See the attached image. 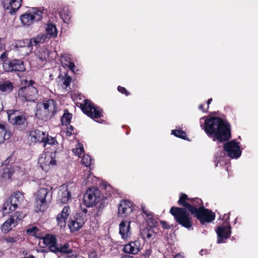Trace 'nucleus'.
<instances>
[{
  "mask_svg": "<svg viewBox=\"0 0 258 258\" xmlns=\"http://www.w3.org/2000/svg\"><path fill=\"white\" fill-rule=\"evenodd\" d=\"M82 146V145L80 146V144H79L78 148H74L72 150V151L75 155L79 158L81 157V154L83 152V148Z\"/></svg>",
  "mask_w": 258,
  "mask_h": 258,
  "instance_id": "nucleus-46",
  "label": "nucleus"
},
{
  "mask_svg": "<svg viewBox=\"0 0 258 258\" xmlns=\"http://www.w3.org/2000/svg\"><path fill=\"white\" fill-rule=\"evenodd\" d=\"M73 250L70 248L69 243L66 242L63 244H60L58 246L56 245L55 249L53 250L54 253L60 252L61 253L68 254V257L70 258H77V255L73 253Z\"/></svg>",
  "mask_w": 258,
  "mask_h": 258,
  "instance_id": "nucleus-22",
  "label": "nucleus"
},
{
  "mask_svg": "<svg viewBox=\"0 0 258 258\" xmlns=\"http://www.w3.org/2000/svg\"><path fill=\"white\" fill-rule=\"evenodd\" d=\"M223 218L225 219L227 221L229 219V215L227 216L226 214H225Z\"/></svg>",
  "mask_w": 258,
  "mask_h": 258,
  "instance_id": "nucleus-62",
  "label": "nucleus"
},
{
  "mask_svg": "<svg viewBox=\"0 0 258 258\" xmlns=\"http://www.w3.org/2000/svg\"><path fill=\"white\" fill-rule=\"evenodd\" d=\"M8 120L12 124L21 125L25 121V117L16 110H9L7 112Z\"/></svg>",
  "mask_w": 258,
  "mask_h": 258,
  "instance_id": "nucleus-14",
  "label": "nucleus"
},
{
  "mask_svg": "<svg viewBox=\"0 0 258 258\" xmlns=\"http://www.w3.org/2000/svg\"><path fill=\"white\" fill-rule=\"evenodd\" d=\"M141 249V243L140 240L130 241L125 244L123 248V251L126 253L137 254Z\"/></svg>",
  "mask_w": 258,
  "mask_h": 258,
  "instance_id": "nucleus-17",
  "label": "nucleus"
},
{
  "mask_svg": "<svg viewBox=\"0 0 258 258\" xmlns=\"http://www.w3.org/2000/svg\"><path fill=\"white\" fill-rule=\"evenodd\" d=\"M46 137V134L39 130H36L30 132L29 139L32 143H42Z\"/></svg>",
  "mask_w": 258,
  "mask_h": 258,
  "instance_id": "nucleus-20",
  "label": "nucleus"
},
{
  "mask_svg": "<svg viewBox=\"0 0 258 258\" xmlns=\"http://www.w3.org/2000/svg\"><path fill=\"white\" fill-rule=\"evenodd\" d=\"M189 204L191 207H188L187 211L191 216L194 215L199 209L204 207L202 200L198 198H190Z\"/></svg>",
  "mask_w": 258,
  "mask_h": 258,
  "instance_id": "nucleus-19",
  "label": "nucleus"
},
{
  "mask_svg": "<svg viewBox=\"0 0 258 258\" xmlns=\"http://www.w3.org/2000/svg\"><path fill=\"white\" fill-rule=\"evenodd\" d=\"M13 71H23L25 70L23 62L20 60H14Z\"/></svg>",
  "mask_w": 258,
  "mask_h": 258,
  "instance_id": "nucleus-36",
  "label": "nucleus"
},
{
  "mask_svg": "<svg viewBox=\"0 0 258 258\" xmlns=\"http://www.w3.org/2000/svg\"><path fill=\"white\" fill-rule=\"evenodd\" d=\"M61 61L63 65L69 67L71 70L74 71L75 65L73 62L71 61L69 56L64 55L62 56Z\"/></svg>",
  "mask_w": 258,
  "mask_h": 258,
  "instance_id": "nucleus-33",
  "label": "nucleus"
},
{
  "mask_svg": "<svg viewBox=\"0 0 258 258\" xmlns=\"http://www.w3.org/2000/svg\"><path fill=\"white\" fill-rule=\"evenodd\" d=\"M2 167L3 171L2 177L5 179H10L15 171L13 163L7 162L6 164L2 163Z\"/></svg>",
  "mask_w": 258,
  "mask_h": 258,
  "instance_id": "nucleus-23",
  "label": "nucleus"
},
{
  "mask_svg": "<svg viewBox=\"0 0 258 258\" xmlns=\"http://www.w3.org/2000/svg\"><path fill=\"white\" fill-rule=\"evenodd\" d=\"M91 163L92 162H82L83 164L86 167H89L90 170L92 169L90 167L91 165Z\"/></svg>",
  "mask_w": 258,
  "mask_h": 258,
  "instance_id": "nucleus-58",
  "label": "nucleus"
},
{
  "mask_svg": "<svg viewBox=\"0 0 258 258\" xmlns=\"http://www.w3.org/2000/svg\"><path fill=\"white\" fill-rule=\"evenodd\" d=\"M152 252V248L151 246H150V247L146 249L145 251L143 253V256L144 258H149V256L151 255Z\"/></svg>",
  "mask_w": 258,
  "mask_h": 258,
  "instance_id": "nucleus-50",
  "label": "nucleus"
},
{
  "mask_svg": "<svg viewBox=\"0 0 258 258\" xmlns=\"http://www.w3.org/2000/svg\"><path fill=\"white\" fill-rule=\"evenodd\" d=\"M141 234L142 238L145 240H149L153 237H155L156 233L152 228H147L144 229L141 232Z\"/></svg>",
  "mask_w": 258,
  "mask_h": 258,
  "instance_id": "nucleus-32",
  "label": "nucleus"
},
{
  "mask_svg": "<svg viewBox=\"0 0 258 258\" xmlns=\"http://www.w3.org/2000/svg\"><path fill=\"white\" fill-rule=\"evenodd\" d=\"M46 35L48 36L49 39L51 37H55L57 35L56 28L54 25L52 24H48L45 28Z\"/></svg>",
  "mask_w": 258,
  "mask_h": 258,
  "instance_id": "nucleus-30",
  "label": "nucleus"
},
{
  "mask_svg": "<svg viewBox=\"0 0 258 258\" xmlns=\"http://www.w3.org/2000/svg\"><path fill=\"white\" fill-rule=\"evenodd\" d=\"M48 57V52L46 49H42L41 51H39L38 58L42 61L46 60Z\"/></svg>",
  "mask_w": 258,
  "mask_h": 258,
  "instance_id": "nucleus-42",
  "label": "nucleus"
},
{
  "mask_svg": "<svg viewBox=\"0 0 258 258\" xmlns=\"http://www.w3.org/2000/svg\"><path fill=\"white\" fill-rule=\"evenodd\" d=\"M7 57L6 52H3L0 56V58L4 62L5 61V59Z\"/></svg>",
  "mask_w": 258,
  "mask_h": 258,
  "instance_id": "nucleus-57",
  "label": "nucleus"
},
{
  "mask_svg": "<svg viewBox=\"0 0 258 258\" xmlns=\"http://www.w3.org/2000/svg\"><path fill=\"white\" fill-rule=\"evenodd\" d=\"M111 188V186L110 185L108 186H106L105 187V189L106 190H107L108 188Z\"/></svg>",
  "mask_w": 258,
  "mask_h": 258,
  "instance_id": "nucleus-64",
  "label": "nucleus"
},
{
  "mask_svg": "<svg viewBox=\"0 0 258 258\" xmlns=\"http://www.w3.org/2000/svg\"><path fill=\"white\" fill-rule=\"evenodd\" d=\"M25 215L21 212L17 211L11 215L9 219L11 220V222L13 223V227H15L24 217Z\"/></svg>",
  "mask_w": 258,
  "mask_h": 258,
  "instance_id": "nucleus-31",
  "label": "nucleus"
},
{
  "mask_svg": "<svg viewBox=\"0 0 258 258\" xmlns=\"http://www.w3.org/2000/svg\"><path fill=\"white\" fill-rule=\"evenodd\" d=\"M43 239V243L44 245L47 246L49 250L53 252L57 245V238L54 235L51 234H46L45 236L41 238Z\"/></svg>",
  "mask_w": 258,
  "mask_h": 258,
  "instance_id": "nucleus-21",
  "label": "nucleus"
},
{
  "mask_svg": "<svg viewBox=\"0 0 258 258\" xmlns=\"http://www.w3.org/2000/svg\"><path fill=\"white\" fill-rule=\"evenodd\" d=\"M34 82L31 80L29 84L22 87L18 92V98L23 101H33L37 99L38 91L35 87L32 86Z\"/></svg>",
  "mask_w": 258,
  "mask_h": 258,
  "instance_id": "nucleus-6",
  "label": "nucleus"
},
{
  "mask_svg": "<svg viewBox=\"0 0 258 258\" xmlns=\"http://www.w3.org/2000/svg\"><path fill=\"white\" fill-rule=\"evenodd\" d=\"M35 115L38 118L44 120H47L53 116L51 113L48 112L41 104L40 105L39 108L37 109Z\"/></svg>",
  "mask_w": 258,
  "mask_h": 258,
  "instance_id": "nucleus-26",
  "label": "nucleus"
},
{
  "mask_svg": "<svg viewBox=\"0 0 258 258\" xmlns=\"http://www.w3.org/2000/svg\"><path fill=\"white\" fill-rule=\"evenodd\" d=\"M81 158V161H91V158L89 155H84Z\"/></svg>",
  "mask_w": 258,
  "mask_h": 258,
  "instance_id": "nucleus-54",
  "label": "nucleus"
},
{
  "mask_svg": "<svg viewBox=\"0 0 258 258\" xmlns=\"http://www.w3.org/2000/svg\"><path fill=\"white\" fill-rule=\"evenodd\" d=\"M135 210V206L133 203L127 200H121L118 206V216L119 217H128L127 219H134Z\"/></svg>",
  "mask_w": 258,
  "mask_h": 258,
  "instance_id": "nucleus-7",
  "label": "nucleus"
},
{
  "mask_svg": "<svg viewBox=\"0 0 258 258\" xmlns=\"http://www.w3.org/2000/svg\"><path fill=\"white\" fill-rule=\"evenodd\" d=\"M199 109L201 110H202L204 112H205L206 110H205L203 108V104H201L199 106Z\"/></svg>",
  "mask_w": 258,
  "mask_h": 258,
  "instance_id": "nucleus-61",
  "label": "nucleus"
},
{
  "mask_svg": "<svg viewBox=\"0 0 258 258\" xmlns=\"http://www.w3.org/2000/svg\"><path fill=\"white\" fill-rule=\"evenodd\" d=\"M174 258H184L182 256H181L180 253L177 254L175 255Z\"/></svg>",
  "mask_w": 258,
  "mask_h": 258,
  "instance_id": "nucleus-60",
  "label": "nucleus"
},
{
  "mask_svg": "<svg viewBox=\"0 0 258 258\" xmlns=\"http://www.w3.org/2000/svg\"><path fill=\"white\" fill-rule=\"evenodd\" d=\"M11 133L9 131L8 125L4 122H0V144L10 138Z\"/></svg>",
  "mask_w": 258,
  "mask_h": 258,
  "instance_id": "nucleus-27",
  "label": "nucleus"
},
{
  "mask_svg": "<svg viewBox=\"0 0 258 258\" xmlns=\"http://www.w3.org/2000/svg\"><path fill=\"white\" fill-rule=\"evenodd\" d=\"M160 223L162 228L164 229H170V228H171L172 227H173V224L169 225L166 221H164V220H160Z\"/></svg>",
  "mask_w": 258,
  "mask_h": 258,
  "instance_id": "nucleus-49",
  "label": "nucleus"
},
{
  "mask_svg": "<svg viewBox=\"0 0 258 258\" xmlns=\"http://www.w3.org/2000/svg\"><path fill=\"white\" fill-rule=\"evenodd\" d=\"M26 233L28 234L31 235L37 238L41 239V234L40 230L36 226H33L26 230Z\"/></svg>",
  "mask_w": 258,
  "mask_h": 258,
  "instance_id": "nucleus-34",
  "label": "nucleus"
},
{
  "mask_svg": "<svg viewBox=\"0 0 258 258\" xmlns=\"http://www.w3.org/2000/svg\"><path fill=\"white\" fill-rule=\"evenodd\" d=\"M141 209L143 213L146 215L147 217L149 216H152L153 215H154V213L148 211V210H146L145 207L142 206Z\"/></svg>",
  "mask_w": 258,
  "mask_h": 258,
  "instance_id": "nucleus-52",
  "label": "nucleus"
},
{
  "mask_svg": "<svg viewBox=\"0 0 258 258\" xmlns=\"http://www.w3.org/2000/svg\"><path fill=\"white\" fill-rule=\"evenodd\" d=\"M132 219H126L121 221L119 225V233L122 239H126L132 234L131 223Z\"/></svg>",
  "mask_w": 258,
  "mask_h": 258,
  "instance_id": "nucleus-15",
  "label": "nucleus"
},
{
  "mask_svg": "<svg viewBox=\"0 0 258 258\" xmlns=\"http://www.w3.org/2000/svg\"><path fill=\"white\" fill-rule=\"evenodd\" d=\"M72 117V114L68 112H64L61 117V121L63 125H68L70 124Z\"/></svg>",
  "mask_w": 258,
  "mask_h": 258,
  "instance_id": "nucleus-37",
  "label": "nucleus"
},
{
  "mask_svg": "<svg viewBox=\"0 0 258 258\" xmlns=\"http://www.w3.org/2000/svg\"><path fill=\"white\" fill-rule=\"evenodd\" d=\"M190 198L187 195L181 193L177 204L184 208L172 207L169 213L173 216L175 222L187 229H193L192 218L187 211L188 207H190L189 202Z\"/></svg>",
  "mask_w": 258,
  "mask_h": 258,
  "instance_id": "nucleus-2",
  "label": "nucleus"
},
{
  "mask_svg": "<svg viewBox=\"0 0 258 258\" xmlns=\"http://www.w3.org/2000/svg\"><path fill=\"white\" fill-rule=\"evenodd\" d=\"M105 206V204L104 203L103 201H101L99 206L97 207V212L96 214V216H99L101 215L102 210L104 208Z\"/></svg>",
  "mask_w": 258,
  "mask_h": 258,
  "instance_id": "nucleus-48",
  "label": "nucleus"
},
{
  "mask_svg": "<svg viewBox=\"0 0 258 258\" xmlns=\"http://www.w3.org/2000/svg\"><path fill=\"white\" fill-rule=\"evenodd\" d=\"M24 194L20 191L13 192L4 204L2 211L4 214H9L15 211L23 201Z\"/></svg>",
  "mask_w": 258,
  "mask_h": 258,
  "instance_id": "nucleus-3",
  "label": "nucleus"
},
{
  "mask_svg": "<svg viewBox=\"0 0 258 258\" xmlns=\"http://www.w3.org/2000/svg\"><path fill=\"white\" fill-rule=\"evenodd\" d=\"M45 138V139H44V141H43L42 142L44 143L45 145H54L55 143L56 142V140L55 138L49 137L47 134H46V137Z\"/></svg>",
  "mask_w": 258,
  "mask_h": 258,
  "instance_id": "nucleus-45",
  "label": "nucleus"
},
{
  "mask_svg": "<svg viewBox=\"0 0 258 258\" xmlns=\"http://www.w3.org/2000/svg\"><path fill=\"white\" fill-rule=\"evenodd\" d=\"M204 129L206 134L223 142L228 141L231 137L230 125L219 117H210L205 120Z\"/></svg>",
  "mask_w": 258,
  "mask_h": 258,
  "instance_id": "nucleus-1",
  "label": "nucleus"
},
{
  "mask_svg": "<svg viewBox=\"0 0 258 258\" xmlns=\"http://www.w3.org/2000/svg\"><path fill=\"white\" fill-rule=\"evenodd\" d=\"M117 89L119 92L122 94H125L126 95H128L129 94L125 88L124 87L118 86Z\"/></svg>",
  "mask_w": 258,
  "mask_h": 258,
  "instance_id": "nucleus-53",
  "label": "nucleus"
},
{
  "mask_svg": "<svg viewBox=\"0 0 258 258\" xmlns=\"http://www.w3.org/2000/svg\"><path fill=\"white\" fill-rule=\"evenodd\" d=\"M101 191L96 187L88 189L83 197V203L87 207L95 206L100 201Z\"/></svg>",
  "mask_w": 258,
  "mask_h": 258,
  "instance_id": "nucleus-8",
  "label": "nucleus"
},
{
  "mask_svg": "<svg viewBox=\"0 0 258 258\" xmlns=\"http://www.w3.org/2000/svg\"><path fill=\"white\" fill-rule=\"evenodd\" d=\"M85 214L82 212L77 213L69 218L68 226L71 233H74L81 229L85 223Z\"/></svg>",
  "mask_w": 258,
  "mask_h": 258,
  "instance_id": "nucleus-9",
  "label": "nucleus"
},
{
  "mask_svg": "<svg viewBox=\"0 0 258 258\" xmlns=\"http://www.w3.org/2000/svg\"><path fill=\"white\" fill-rule=\"evenodd\" d=\"M52 198V192L48 188H41L37 192L36 202L39 206V211L46 210Z\"/></svg>",
  "mask_w": 258,
  "mask_h": 258,
  "instance_id": "nucleus-4",
  "label": "nucleus"
},
{
  "mask_svg": "<svg viewBox=\"0 0 258 258\" xmlns=\"http://www.w3.org/2000/svg\"><path fill=\"white\" fill-rule=\"evenodd\" d=\"M13 60H5L3 62V69L6 72H13Z\"/></svg>",
  "mask_w": 258,
  "mask_h": 258,
  "instance_id": "nucleus-40",
  "label": "nucleus"
},
{
  "mask_svg": "<svg viewBox=\"0 0 258 258\" xmlns=\"http://www.w3.org/2000/svg\"><path fill=\"white\" fill-rule=\"evenodd\" d=\"M11 222V220L9 218L4 223L1 227V229L3 232L7 233L12 229L13 227V223Z\"/></svg>",
  "mask_w": 258,
  "mask_h": 258,
  "instance_id": "nucleus-35",
  "label": "nucleus"
},
{
  "mask_svg": "<svg viewBox=\"0 0 258 258\" xmlns=\"http://www.w3.org/2000/svg\"><path fill=\"white\" fill-rule=\"evenodd\" d=\"M59 16L64 22L68 23L70 22L71 17L67 10L63 9L60 12Z\"/></svg>",
  "mask_w": 258,
  "mask_h": 258,
  "instance_id": "nucleus-39",
  "label": "nucleus"
},
{
  "mask_svg": "<svg viewBox=\"0 0 258 258\" xmlns=\"http://www.w3.org/2000/svg\"><path fill=\"white\" fill-rule=\"evenodd\" d=\"M71 192L68 189V186L62 185L59 189L57 202L62 204H67L71 200Z\"/></svg>",
  "mask_w": 258,
  "mask_h": 258,
  "instance_id": "nucleus-16",
  "label": "nucleus"
},
{
  "mask_svg": "<svg viewBox=\"0 0 258 258\" xmlns=\"http://www.w3.org/2000/svg\"><path fill=\"white\" fill-rule=\"evenodd\" d=\"M88 258H98V255L96 250L92 249L88 252Z\"/></svg>",
  "mask_w": 258,
  "mask_h": 258,
  "instance_id": "nucleus-51",
  "label": "nucleus"
},
{
  "mask_svg": "<svg viewBox=\"0 0 258 258\" xmlns=\"http://www.w3.org/2000/svg\"><path fill=\"white\" fill-rule=\"evenodd\" d=\"M224 150L227 152V155L232 159H237L241 154L238 143L234 140L225 143L224 145Z\"/></svg>",
  "mask_w": 258,
  "mask_h": 258,
  "instance_id": "nucleus-12",
  "label": "nucleus"
},
{
  "mask_svg": "<svg viewBox=\"0 0 258 258\" xmlns=\"http://www.w3.org/2000/svg\"><path fill=\"white\" fill-rule=\"evenodd\" d=\"M16 160V157L14 156V154H12L11 156H10L9 157L7 158L6 160V161H10L11 160Z\"/></svg>",
  "mask_w": 258,
  "mask_h": 258,
  "instance_id": "nucleus-56",
  "label": "nucleus"
},
{
  "mask_svg": "<svg viewBox=\"0 0 258 258\" xmlns=\"http://www.w3.org/2000/svg\"><path fill=\"white\" fill-rule=\"evenodd\" d=\"M71 82V78L70 77H67L64 81L63 84L65 86H68L70 85Z\"/></svg>",
  "mask_w": 258,
  "mask_h": 258,
  "instance_id": "nucleus-55",
  "label": "nucleus"
},
{
  "mask_svg": "<svg viewBox=\"0 0 258 258\" xmlns=\"http://www.w3.org/2000/svg\"><path fill=\"white\" fill-rule=\"evenodd\" d=\"M18 239H19V238L17 236L11 237L10 236H8L4 238V240L7 243H14L16 242L18 240Z\"/></svg>",
  "mask_w": 258,
  "mask_h": 258,
  "instance_id": "nucleus-47",
  "label": "nucleus"
},
{
  "mask_svg": "<svg viewBox=\"0 0 258 258\" xmlns=\"http://www.w3.org/2000/svg\"><path fill=\"white\" fill-rule=\"evenodd\" d=\"M40 165L39 166L41 169L45 172H47L49 169L50 164L52 165H56V162H38Z\"/></svg>",
  "mask_w": 258,
  "mask_h": 258,
  "instance_id": "nucleus-41",
  "label": "nucleus"
},
{
  "mask_svg": "<svg viewBox=\"0 0 258 258\" xmlns=\"http://www.w3.org/2000/svg\"><path fill=\"white\" fill-rule=\"evenodd\" d=\"M231 227L229 223L226 225H221L216 230L217 234V243L224 242V240L228 239L231 234Z\"/></svg>",
  "mask_w": 258,
  "mask_h": 258,
  "instance_id": "nucleus-13",
  "label": "nucleus"
},
{
  "mask_svg": "<svg viewBox=\"0 0 258 258\" xmlns=\"http://www.w3.org/2000/svg\"><path fill=\"white\" fill-rule=\"evenodd\" d=\"M172 134H173L175 136L185 139L186 138V134L185 133L181 130H174L172 131Z\"/></svg>",
  "mask_w": 258,
  "mask_h": 258,
  "instance_id": "nucleus-43",
  "label": "nucleus"
},
{
  "mask_svg": "<svg viewBox=\"0 0 258 258\" xmlns=\"http://www.w3.org/2000/svg\"><path fill=\"white\" fill-rule=\"evenodd\" d=\"M82 109L85 114L92 118H98L102 115L101 109L95 106L90 101L88 100L85 101Z\"/></svg>",
  "mask_w": 258,
  "mask_h": 258,
  "instance_id": "nucleus-11",
  "label": "nucleus"
},
{
  "mask_svg": "<svg viewBox=\"0 0 258 258\" xmlns=\"http://www.w3.org/2000/svg\"><path fill=\"white\" fill-rule=\"evenodd\" d=\"M70 213V208L69 206H64L61 213L56 217V221L58 225L61 228H64L67 224V219L68 218Z\"/></svg>",
  "mask_w": 258,
  "mask_h": 258,
  "instance_id": "nucleus-18",
  "label": "nucleus"
},
{
  "mask_svg": "<svg viewBox=\"0 0 258 258\" xmlns=\"http://www.w3.org/2000/svg\"><path fill=\"white\" fill-rule=\"evenodd\" d=\"M193 216L196 217L202 224L211 222L215 219V214L211 210L206 209L204 207L199 209Z\"/></svg>",
  "mask_w": 258,
  "mask_h": 258,
  "instance_id": "nucleus-10",
  "label": "nucleus"
},
{
  "mask_svg": "<svg viewBox=\"0 0 258 258\" xmlns=\"http://www.w3.org/2000/svg\"><path fill=\"white\" fill-rule=\"evenodd\" d=\"M42 13V12L37 8H32L21 16V22L24 26H29L34 22L40 20Z\"/></svg>",
  "mask_w": 258,
  "mask_h": 258,
  "instance_id": "nucleus-5",
  "label": "nucleus"
},
{
  "mask_svg": "<svg viewBox=\"0 0 258 258\" xmlns=\"http://www.w3.org/2000/svg\"><path fill=\"white\" fill-rule=\"evenodd\" d=\"M13 85L9 81H0V95H6L12 91ZM2 108L0 106V111Z\"/></svg>",
  "mask_w": 258,
  "mask_h": 258,
  "instance_id": "nucleus-25",
  "label": "nucleus"
},
{
  "mask_svg": "<svg viewBox=\"0 0 258 258\" xmlns=\"http://www.w3.org/2000/svg\"><path fill=\"white\" fill-rule=\"evenodd\" d=\"M21 6V0H9L8 5L7 6L6 2L4 3V7L6 10H9V13L11 15L15 14Z\"/></svg>",
  "mask_w": 258,
  "mask_h": 258,
  "instance_id": "nucleus-24",
  "label": "nucleus"
},
{
  "mask_svg": "<svg viewBox=\"0 0 258 258\" xmlns=\"http://www.w3.org/2000/svg\"><path fill=\"white\" fill-rule=\"evenodd\" d=\"M121 258H134L133 256L125 254L124 255H122Z\"/></svg>",
  "mask_w": 258,
  "mask_h": 258,
  "instance_id": "nucleus-59",
  "label": "nucleus"
},
{
  "mask_svg": "<svg viewBox=\"0 0 258 258\" xmlns=\"http://www.w3.org/2000/svg\"><path fill=\"white\" fill-rule=\"evenodd\" d=\"M53 153L48 151L45 152L42 155V159H44L45 161H55L53 160L52 157Z\"/></svg>",
  "mask_w": 258,
  "mask_h": 258,
  "instance_id": "nucleus-44",
  "label": "nucleus"
},
{
  "mask_svg": "<svg viewBox=\"0 0 258 258\" xmlns=\"http://www.w3.org/2000/svg\"><path fill=\"white\" fill-rule=\"evenodd\" d=\"M44 108L54 115L57 110L56 104L54 100L49 99L41 104Z\"/></svg>",
  "mask_w": 258,
  "mask_h": 258,
  "instance_id": "nucleus-29",
  "label": "nucleus"
},
{
  "mask_svg": "<svg viewBox=\"0 0 258 258\" xmlns=\"http://www.w3.org/2000/svg\"><path fill=\"white\" fill-rule=\"evenodd\" d=\"M47 39H48L47 35L45 34L41 33L38 35L36 37L31 38L29 41L28 40L26 41L27 42V46H29V45L33 46L42 43Z\"/></svg>",
  "mask_w": 258,
  "mask_h": 258,
  "instance_id": "nucleus-28",
  "label": "nucleus"
},
{
  "mask_svg": "<svg viewBox=\"0 0 258 258\" xmlns=\"http://www.w3.org/2000/svg\"><path fill=\"white\" fill-rule=\"evenodd\" d=\"M154 215L152 216L147 217L146 223L150 228L153 229L157 226L158 223L157 221L153 218Z\"/></svg>",
  "mask_w": 258,
  "mask_h": 258,
  "instance_id": "nucleus-38",
  "label": "nucleus"
},
{
  "mask_svg": "<svg viewBox=\"0 0 258 258\" xmlns=\"http://www.w3.org/2000/svg\"><path fill=\"white\" fill-rule=\"evenodd\" d=\"M212 101V99H209L208 101H207V104H208V107L209 106V104L211 103V101Z\"/></svg>",
  "mask_w": 258,
  "mask_h": 258,
  "instance_id": "nucleus-63",
  "label": "nucleus"
}]
</instances>
